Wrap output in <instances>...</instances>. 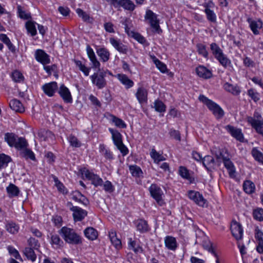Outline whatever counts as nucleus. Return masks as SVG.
Returning a JSON list of instances; mask_svg holds the SVG:
<instances>
[{
	"label": "nucleus",
	"instance_id": "nucleus-3",
	"mask_svg": "<svg viewBox=\"0 0 263 263\" xmlns=\"http://www.w3.org/2000/svg\"><path fill=\"white\" fill-rule=\"evenodd\" d=\"M247 121L258 134L263 136V118L258 111L255 110L253 116L247 117Z\"/></svg>",
	"mask_w": 263,
	"mask_h": 263
},
{
	"label": "nucleus",
	"instance_id": "nucleus-23",
	"mask_svg": "<svg viewBox=\"0 0 263 263\" xmlns=\"http://www.w3.org/2000/svg\"><path fill=\"white\" fill-rule=\"evenodd\" d=\"M136 96L140 104L146 103L147 101V91L143 87H139L137 89Z\"/></svg>",
	"mask_w": 263,
	"mask_h": 263
},
{
	"label": "nucleus",
	"instance_id": "nucleus-61",
	"mask_svg": "<svg viewBox=\"0 0 263 263\" xmlns=\"http://www.w3.org/2000/svg\"><path fill=\"white\" fill-rule=\"evenodd\" d=\"M247 94L255 102H257L260 99L259 94L253 89H249Z\"/></svg>",
	"mask_w": 263,
	"mask_h": 263
},
{
	"label": "nucleus",
	"instance_id": "nucleus-28",
	"mask_svg": "<svg viewBox=\"0 0 263 263\" xmlns=\"http://www.w3.org/2000/svg\"><path fill=\"white\" fill-rule=\"evenodd\" d=\"M164 243L165 247L170 250L175 251L177 247L176 240L172 236H166L164 239Z\"/></svg>",
	"mask_w": 263,
	"mask_h": 263
},
{
	"label": "nucleus",
	"instance_id": "nucleus-62",
	"mask_svg": "<svg viewBox=\"0 0 263 263\" xmlns=\"http://www.w3.org/2000/svg\"><path fill=\"white\" fill-rule=\"evenodd\" d=\"M17 10L18 16L20 18L27 20L31 18V15L29 13H26L25 11L23 10L21 6L18 5L17 6Z\"/></svg>",
	"mask_w": 263,
	"mask_h": 263
},
{
	"label": "nucleus",
	"instance_id": "nucleus-13",
	"mask_svg": "<svg viewBox=\"0 0 263 263\" xmlns=\"http://www.w3.org/2000/svg\"><path fill=\"white\" fill-rule=\"evenodd\" d=\"M90 79L92 83L96 85L98 89H102L106 86V83L102 72L99 74L95 73L90 76Z\"/></svg>",
	"mask_w": 263,
	"mask_h": 263
},
{
	"label": "nucleus",
	"instance_id": "nucleus-55",
	"mask_svg": "<svg viewBox=\"0 0 263 263\" xmlns=\"http://www.w3.org/2000/svg\"><path fill=\"white\" fill-rule=\"evenodd\" d=\"M6 229L9 233L11 234H15L18 231L19 226L16 223L11 222L6 224Z\"/></svg>",
	"mask_w": 263,
	"mask_h": 263
},
{
	"label": "nucleus",
	"instance_id": "nucleus-18",
	"mask_svg": "<svg viewBox=\"0 0 263 263\" xmlns=\"http://www.w3.org/2000/svg\"><path fill=\"white\" fill-rule=\"evenodd\" d=\"M109 42L112 46L119 52L123 54L127 53L128 51L127 46L123 44L120 41L114 37H111L109 39Z\"/></svg>",
	"mask_w": 263,
	"mask_h": 263
},
{
	"label": "nucleus",
	"instance_id": "nucleus-58",
	"mask_svg": "<svg viewBox=\"0 0 263 263\" xmlns=\"http://www.w3.org/2000/svg\"><path fill=\"white\" fill-rule=\"evenodd\" d=\"M76 12L79 15V17H81L83 20L85 22H90V17L89 15L87 14L85 12H84L83 10L78 8L76 10Z\"/></svg>",
	"mask_w": 263,
	"mask_h": 263
},
{
	"label": "nucleus",
	"instance_id": "nucleus-63",
	"mask_svg": "<svg viewBox=\"0 0 263 263\" xmlns=\"http://www.w3.org/2000/svg\"><path fill=\"white\" fill-rule=\"evenodd\" d=\"M28 242L29 246H30L29 248H32V249H34V250H36L37 251L40 247V244L38 240L34 238H30L28 240Z\"/></svg>",
	"mask_w": 263,
	"mask_h": 263
},
{
	"label": "nucleus",
	"instance_id": "nucleus-37",
	"mask_svg": "<svg viewBox=\"0 0 263 263\" xmlns=\"http://www.w3.org/2000/svg\"><path fill=\"white\" fill-rule=\"evenodd\" d=\"M35 24H37L35 22L28 21L25 24V27L27 32L33 36L37 33Z\"/></svg>",
	"mask_w": 263,
	"mask_h": 263
},
{
	"label": "nucleus",
	"instance_id": "nucleus-14",
	"mask_svg": "<svg viewBox=\"0 0 263 263\" xmlns=\"http://www.w3.org/2000/svg\"><path fill=\"white\" fill-rule=\"evenodd\" d=\"M58 93L63 101L67 103L72 102V98L69 89L64 84H61L58 89Z\"/></svg>",
	"mask_w": 263,
	"mask_h": 263
},
{
	"label": "nucleus",
	"instance_id": "nucleus-64",
	"mask_svg": "<svg viewBox=\"0 0 263 263\" xmlns=\"http://www.w3.org/2000/svg\"><path fill=\"white\" fill-rule=\"evenodd\" d=\"M53 180L55 182V185L57 186L59 191L63 193V194H66L67 192H65V187L64 185L59 180L58 178L57 177L54 176Z\"/></svg>",
	"mask_w": 263,
	"mask_h": 263
},
{
	"label": "nucleus",
	"instance_id": "nucleus-6",
	"mask_svg": "<svg viewBox=\"0 0 263 263\" xmlns=\"http://www.w3.org/2000/svg\"><path fill=\"white\" fill-rule=\"evenodd\" d=\"M216 157L217 158L216 162L218 163V165H219L220 163V162L219 161V160L221 159L224 166L229 172L230 177L231 178H234L235 177L236 173L235 166L232 162L230 160V158L224 156L223 154V150L222 151H220L219 154H216Z\"/></svg>",
	"mask_w": 263,
	"mask_h": 263
},
{
	"label": "nucleus",
	"instance_id": "nucleus-38",
	"mask_svg": "<svg viewBox=\"0 0 263 263\" xmlns=\"http://www.w3.org/2000/svg\"><path fill=\"white\" fill-rule=\"evenodd\" d=\"M18 137L13 133H7L5 134V140L7 142L8 145L13 147Z\"/></svg>",
	"mask_w": 263,
	"mask_h": 263
},
{
	"label": "nucleus",
	"instance_id": "nucleus-35",
	"mask_svg": "<svg viewBox=\"0 0 263 263\" xmlns=\"http://www.w3.org/2000/svg\"><path fill=\"white\" fill-rule=\"evenodd\" d=\"M243 189L247 194H251L254 192L255 186L254 183L251 181L246 180L243 182Z\"/></svg>",
	"mask_w": 263,
	"mask_h": 263
},
{
	"label": "nucleus",
	"instance_id": "nucleus-48",
	"mask_svg": "<svg viewBox=\"0 0 263 263\" xmlns=\"http://www.w3.org/2000/svg\"><path fill=\"white\" fill-rule=\"evenodd\" d=\"M76 65L79 68V70L83 72L85 76H88L89 75L90 68H88L83 64L82 62L80 60H73Z\"/></svg>",
	"mask_w": 263,
	"mask_h": 263
},
{
	"label": "nucleus",
	"instance_id": "nucleus-40",
	"mask_svg": "<svg viewBox=\"0 0 263 263\" xmlns=\"http://www.w3.org/2000/svg\"><path fill=\"white\" fill-rule=\"evenodd\" d=\"M27 146L28 143L25 138L18 137L13 146L17 149L21 151L24 148L27 147Z\"/></svg>",
	"mask_w": 263,
	"mask_h": 263
},
{
	"label": "nucleus",
	"instance_id": "nucleus-21",
	"mask_svg": "<svg viewBox=\"0 0 263 263\" xmlns=\"http://www.w3.org/2000/svg\"><path fill=\"white\" fill-rule=\"evenodd\" d=\"M248 22L249 23L250 27L255 35H257L259 33V30L262 27V22L260 20L257 21L252 20L251 18L247 20Z\"/></svg>",
	"mask_w": 263,
	"mask_h": 263
},
{
	"label": "nucleus",
	"instance_id": "nucleus-16",
	"mask_svg": "<svg viewBox=\"0 0 263 263\" xmlns=\"http://www.w3.org/2000/svg\"><path fill=\"white\" fill-rule=\"evenodd\" d=\"M225 128L232 137L240 142L243 141L244 139L243 135L240 129L230 125H227Z\"/></svg>",
	"mask_w": 263,
	"mask_h": 263
},
{
	"label": "nucleus",
	"instance_id": "nucleus-1",
	"mask_svg": "<svg viewBox=\"0 0 263 263\" xmlns=\"http://www.w3.org/2000/svg\"><path fill=\"white\" fill-rule=\"evenodd\" d=\"M59 233L65 241L71 245H80L82 243V238L73 229L66 227H62Z\"/></svg>",
	"mask_w": 263,
	"mask_h": 263
},
{
	"label": "nucleus",
	"instance_id": "nucleus-60",
	"mask_svg": "<svg viewBox=\"0 0 263 263\" xmlns=\"http://www.w3.org/2000/svg\"><path fill=\"white\" fill-rule=\"evenodd\" d=\"M51 243L52 245H56L57 247H60L63 244V242L60 238L59 236L57 234H51Z\"/></svg>",
	"mask_w": 263,
	"mask_h": 263
},
{
	"label": "nucleus",
	"instance_id": "nucleus-56",
	"mask_svg": "<svg viewBox=\"0 0 263 263\" xmlns=\"http://www.w3.org/2000/svg\"><path fill=\"white\" fill-rule=\"evenodd\" d=\"M12 80L16 83H20L23 81L24 78L22 73L18 70H15L12 73Z\"/></svg>",
	"mask_w": 263,
	"mask_h": 263
},
{
	"label": "nucleus",
	"instance_id": "nucleus-4",
	"mask_svg": "<svg viewBox=\"0 0 263 263\" xmlns=\"http://www.w3.org/2000/svg\"><path fill=\"white\" fill-rule=\"evenodd\" d=\"M109 131L111 134L112 139L117 148L123 156L126 155L128 153V149L123 143L121 134L118 130L111 128H109Z\"/></svg>",
	"mask_w": 263,
	"mask_h": 263
},
{
	"label": "nucleus",
	"instance_id": "nucleus-11",
	"mask_svg": "<svg viewBox=\"0 0 263 263\" xmlns=\"http://www.w3.org/2000/svg\"><path fill=\"white\" fill-rule=\"evenodd\" d=\"M189 198L194 201L196 204L201 206H203L206 203V200L203 197L199 192L195 191L188 192Z\"/></svg>",
	"mask_w": 263,
	"mask_h": 263
},
{
	"label": "nucleus",
	"instance_id": "nucleus-54",
	"mask_svg": "<svg viewBox=\"0 0 263 263\" xmlns=\"http://www.w3.org/2000/svg\"><path fill=\"white\" fill-rule=\"evenodd\" d=\"M154 107L155 110L159 112H164L166 110V106L164 104L159 100H156L154 103Z\"/></svg>",
	"mask_w": 263,
	"mask_h": 263
},
{
	"label": "nucleus",
	"instance_id": "nucleus-42",
	"mask_svg": "<svg viewBox=\"0 0 263 263\" xmlns=\"http://www.w3.org/2000/svg\"><path fill=\"white\" fill-rule=\"evenodd\" d=\"M120 7L130 11H133L135 8V4L130 0H121Z\"/></svg>",
	"mask_w": 263,
	"mask_h": 263
},
{
	"label": "nucleus",
	"instance_id": "nucleus-41",
	"mask_svg": "<svg viewBox=\"0 0 263 263\" xmlns=\"http://www.w3.org/2000/svg\"><path fill=\"white\" fill-rule=\"evenodd\" d=\"M210 50L215 59L223 53L222 50L216 43L210 44Z\"/></svg>",
	"mask_w": 263,
	"mask_h": 263
},
{
	"label": "nucleus",
	"instance_id": "nucleus-5",
	"mask_svg": "<svg viewBox=\"0 0 263 263\" xmlns=\"http://www.w3.org/2000/svg\"><path fill=\"white\" fill-rule=\"evenodd\" d=\"M109 131L111 134L112 139L117 148L123 156L126 155L128 153V149L123 143L121 134L118 130L111 128H109Z\"/></svg>",
	"mask_w": 263,
	"mask_h": 263
},
{
	"label": "nucleus",
	"instance_id": "nucleus-15",
	"mask_svg": "<svg viewBox=\"0 0 263 263\" xmlns=\"http://www.w3.org/2000/svg\"><path fill=\"white\" fill-rule=\"evenodd\" d=\"M44 92L48 97L53 96L58 89V84L56 82H51L46 83L42 86Z\"/></svg>",
	"mask_w": 263,
	"mask_h": 263
},
{
	"label": "nucleus",
	"instance_id": "nucleus-52",
	"mask_svg": "<svg viewBox=\"0 0 263 263\" xmlns=\"http://www.w3.org/2000/svg\"><path fill=\"white\" fill-rule=\"evenodd\" d=\"M152 58L153 59V61L156 67L160 70L161 72L165 73L167 70L166 65L157 59L155 56L154 55L153 57H152Z\"/></svg>",
	"mask_w": 263,
	"mask_h": 263
},
{
	"label": "nucleus",
	"instance_id": "nucleus-19",
	"mask_svg": "<svg viewBox=\"0 0 263 263\" xmlns=\"http://www.w3.org/2000/svg\"><path fill=\"white\" fill-rule=\"evenodd\" d=\"M71 199L87 206L89 204L88 199L79 191H73L71 194Z\"/></svg>",
	"mask_w": 263,
	"mask_h": 263
},
{
	"label": "nucleus",
	"instance_id": "nucleus-10",
	"mask_svg": "<svg viewBox=\"0 0 263 263\" xmlns=\"http://www.w3.org/2000/svg\"><path fill=\"white\" fill-rule=\"evenodd\" d=\"M231 231L233 236L237 240H240L243 236V229L241 225L236 220H233L231 225Z\"/></svg>",
	"mask_w": 263,
	"mask_h": 263
},
{
	"label": "nucleus",
	"instance_id": "nucleus-34",
	"mask_svg": "<svg viewBox=\"0 0 263 263\" xmlns=\"http://www.w3.org/2000/svg\"><path fill=\"white\" fill-rule=\"evenodd\" d=\"M20 155L26 159H30L31 160H35V157L34 153L27 147L24 148L20 152Z\"/></svg>",
	"mask_w": 263,
	"mask_h": 263
},
{
	"label": "nucleus",
	"instance_id": "nucleus-20",
	"mask_svg": "<svg viewBox=\"0 0 263 263\" xmlns=\"http://www.w3.org/2000/svg\"><path fill=\"white\" fill-rule=\"evenodd\" d=\"M137 230L141 233L147 232L149 230L147 222L142 219H139L134 221Z\"/></svg>",
	"mask_w": 263,
	"mask_h": 263
},
{
	"label": "nucleus",
	"instance_id": "nucleus-9",
	"mask_svg": "<svg viewBox=\"0 0 263 263\" xmlns=\"http://www.w3.org/2000/svg\"><path fill=\"white\" fill-rule=\"evenodd\" d=\"M82 174L87 179L91 180L92 184L95 186H101L103 184V180L98 175L95 174L88 170H84L82 172Z\"/></svg>",
	"mask_w": 263,
	"mask_h": 263
},
{
	"label": "nucleus",
	"instance_id": "nucleus-8",
	"mask_svg": "<svg viewBox=\"0 0 263 263\" xmlns=\"http://www.w3.org/2000/svg\"><path fill=\"white\" fill-rule=\"evenodd\" d=\"M145 20H148L149 23L152 28L156 31L159 33L161 30L159 26V21L157 18V15L151 10H147L144 16Z\"/></svg>",
	"mask_w": 263,
	"mask_h": 263
},
{
	"label": "nucleus",
	"instance_id": "nucleus-45",
	"mask_svg": "<svg viewBox=\"0 0 263 263\" xmlns=\"http://www.w3.org/2000/svg\"><path fill=\"white\" fill-rule=\"evenodd\" d=\"M97 54L103 62L107 61L109 59V51L104 48H101L97 50Z\"/></svg>",
	"mask_w": 263,
	"mask_h": 263
},
{
	"label": "nucleus",
	"instance_id": "nucleus-32",
	"mask_svg": "<svg viewBox=\"0 0 263 263\" xmlns=\"http://www.w3.org/2000/svg\"><path fill=\"white\" fill-rule=\"evenodd\" d=\"M223 88L226 91L234 95H238L240 93V89L238 86L233 85L228 82L224 84Z\"/></svg>",
	"mask_w": 263,
	"mask_h": 263
},
{
	"label": "nucleus",
	"instance_id": "nucleus-46",
	"mask_svg": "<svg viewBox=\"0 0 263 263\" xmlns=\"http://www.w3.org/2000/svg\"><path fill=\"white\" fill-rule=\"evenodd\" d=\"M34 250L32 248L27 247L24 251V253L26 257L32 261H35L36 258Z\"/></svg>",
	"mask_w": 263,
	"mask_h": 263
},
{
	"label": "nucleus",
	"instance_id": "nucleus-49",
	"mask_svg": "<svg viewBox=\"0 0 263 263\" xmlns=\"http://www.w3.org/2000/svg\"><path fill=\"white\" fill-rule=\"evenodd\" d=\"M216 59L218 60L220 64L224 68H227L231 64V61L223 53L216 58Z\"/></svg>",
	"mask_w": 263,
	"mask_h": 263
},
{
	"label": "nucleus",
	"instance_id": "nucleus-44",
	"mask_svg": "<svg viewBox=\"0 0 263 263\" xmlns=\"http://www.w3.org/2000/svg\"><path fill=\"white\" fill-rule=\"evenodd\" d=\"M129 170L133 177H140L143 174V172L141 168L136 165H130Z\"/></svg>",
	"mask_w": 263,
	"mask_h": 263
},
{
	"label": "nucleus",
	"instance_id": "nucleus-36",
	"mask_svg": "<svg viewBox=\"0 0 263 263\" xmlns=\"http://www.w3.org/2000/svg\"><path fill=\"white\" fill-rule=\"evenodd\" d=\"M251 155L255 161L263 164V154L257 147L252 148Z\"/></svg>",
	"mask_w": 263,
	"mask_h": 263
},
{
	"label": "nucleus",
	"instance_id": "nucleus-7",
	"mask_svg": "<svg viewBox=\"0 0 263 263\" xmlns=\"http://www.w3.org/2000/svg\"><path fill=\"white\" fill-rule=\"evenodd\" d=\"M149 191L151 196L160 205H162L164 202L162 196L163 192L161 188L156 184H152L149 187Z\"/></svg>",
	"mask_w": 263,
	"mask_h": 263
},
{
	"label": "nucleus",
	"instance_id": "nucleus-17",
	"mask_svg": "<svg viewBox=\"0 0 263 263\" xmlns=\"http://www.w3.org/2000/svg\"><path fill=\"white\" fill-rule=\"evenodd\" d=\"M255 238L258 243V245L256 247V251L259 254H262L263 232L258 228V227L256 228L255 230Z\"/></svg>",
	"mask_w": 263,
	"mask_h": 263
},
{
	"label": "nucleus",
	"instance_id": "nucleus-26",
	"mask_svg": "<svg viewBox=\"0 0 263 263\" xmlns=\"http://www.w3.org/2000/svg\"><path fill=\"white\" fill-rule=\"evenodd\" d=\"M9 106L12 110L16 112H23L25 111L22 103L16 99H12L10 101Z\"/></svg>",
	"mask_w": 263,
	"mask_h": 263
},
{
	"label": "nucleus",
	"instance_id": "nucleus-43",
	"mask_svg": "<svg viewBox=\"0 0 263 263\" xmlns=\"http://www.w3.org/2000/svg\"><path fill=\"white\" fill-rule=\"evenodd\" d=\"M11 160L10 156L4 154H0V170L6 168Z\"/></svg>",
	"mask_w": 263,
	"mask_h": 263
},
{
	"label": "nucleus",
	"instance_id": "nucleus-53",
	"mask_svg": "<svg viewBox=\"0 0 263 263\" xmlns=\"http://www.w3.org/2000/svg\"><path fill=\"white\" fill-rule=\"evenodd\" d=\"M151 157L154 159V162L158 163L163 161L165 158L163 156L158 153L155 149L153 148L150 153Z\"/></svg>",
	"mask_w": 263,
	"mask_h": 263
},
{
	"label": "nucleus",
	"instance_id": "nucleus-2",
	"mask_svg": "<svg viewBox=\"0 0 263 263\" xmlns=\"http://www.w3.org/2000/svg\"><path fill=\"white\" fill-rule=\"evenodd\" d=\"M199 99L207 106L217 119H221L224 116L223 109L211 100L209 99L204 95H200Z\"/></svg>",
	"mask_w": 263,
	"mask_h": 263
},
{
	"label": "nucleus",
	"instance_id": "nucleus-39",
	"mask_svg": "<svg viewBox=\"0 0 263 263\" xmlns=\"http://www.w3.org/2000/svg\"><path fill=\"white\" fill-rule=\"evenodd\" d=\"M118 78L121 82L124 84L126 88H129L133 86L134 82L125 74H118Z\"/></svg>",
	"mask_w": 263,
	"mask_h": 263
},
{
	"label": "nucleus",
	"instance_id": "nucleus-27",
	"mask_svg": "<svg viewBox=\"0 0 263 263\" xmlns=\"http://www.w3.org/2000/svg\"><path fill=\"white\" fill-rule=\"evenodd\" d=\"M108 235L111 243L117 249L121 248V241L120 239L117 238L116 232L114 230H111L109 232Z\"/></svg>",
	"mask_w": 263,
	"mask_h": 263
},
{
	"label": "nucleus",
	"instance_id": "nucleus-31",
	"mask_svg": "<svg viewBox=\"0 0 263 263\" xmlns=\"http://www.w3.org/2000/svg\"><path fill=\"white\" fill-rule=\"evenodd\" d=\"M99 152L106 160L111 161L114 159V156L112 152L109 149H106L104 144H100Z\"/></svg>",
	"mask_w": 263,
	"mask_h": 263
},
{
	"label": "nucleus",
	"instance_id": "nucleus-47",
	"mask_svg": "<svg viewBox=\"0 0 263 263\" xmlns=\"http://www.w3.org/2000/svg\"><path fill=\"white\" fill-rule=\"evenodd\" d=\"M196 48L199 54L203 56L205 58H208L209 53L205 45L201 43H198L196 45Z\"/></svg>",
	"mask_w": 263,
	"mask_h": 263
},
{
	"label": "nucleus",
	"instance_id": "nucleus-57",
	"mask_svg": "<svg viewBox=\"0 0 263 263\" xmlns=\"http://www.w3.org/2000/svg\"><path fill=\"white\" fill-rule=\"evenodd\" d=\"M204 12L206 14L208 21L211 22H215L216 21V15L213 10L210 9H205Z\"/></svg>",
	"mask_w": 263,
	"mask_h": 263
},
{
	"label": "nucleus",
	"instance_id": "nucleus-30",
	"mask_svg": "<svg viewBox=\"0 0 263 263\" xmlns=\"http://www.w3.org/2000/svg\"><path fill=\"white\" fill-rule=\"evenodd\" d=\"M179 175L184 179L189 181L190 183H193L194 178L191 176L189 170L184 166H180L179 169Z\"/></svg>",
	"mask_w": 263,
	"mask_h": 263
},
{
	"label": "nucleus",
	"instance_id": "nucleus-29",
	"mask_svg": "<svg viewBox=\"0 0 263 263\" xmlns=\"http://www.w3.org/2000/svg\"><path fill=\"white\" fill-rule=\"evenodd\" d=\"M85 236L90 240H94L98 237V232L92 227H88L84 231Z\"/></svg>",
	"mask_w": 263,
	"mask_h": 263
},
{
	"label": "nucleus",
	"instance_id": "nucleus-33",
	"mask_svg": "<svg viewBox=\"0 0 263 263\" xmlns=\"http://www.w3.org/2000/svg\"><path fill=\"white\" fill-rule=\"evenodd\" d=\"M6 191L10 198L17 196L20 193V190L15 185L10 183L6 187Z\"/></svg>",
	"mask_w": 263,
	"mask_h": 263
},
{
	"label": "nucleus",
	"instance_id": "nucleus-50",
	"mask_svg": "<svg viewBox=\"0 0 263 263\" xmlns=\"http://www.w3.org/2000/svg\"><path fill=\"white\" fill-rule=\"evenodd\" d=\"M67 139L70 145L74 147H80L82 144L78 139L74 135L71 134L68 137Z\"/></svg>",
	"mask_w": 263,
	"mask_h": 263
},
{
	"label": "nucleus",
	"instance_id": "nucleus-51",
	"mask_svg": "<svg viewBox=\"0 0 263 263\" xmlns=\"http://www.w3.org/2000/svg\"><path fill=\"white\" fill-rule=\"evenodd\" d=\"M253 217L254 219L258 221H263V209L257 208L253 211Z\"/></svg>",
	"mask_w": 263,
	"mask_h": 263
},
{
	"label": "nucleus",
	"instance_id": "nucleus-25",
	"mask_svg": "<svg viewBox=\"0 0 263 263\" xmlns=\"http://www.w3.org/2000/svg\"><path fill=\"white\" fill-rule=\"evenodd\" d=\"M203 165L208 170L214 168L216 164V161L214 158L211 156H205L202 160Z\"/></svg>",
	"mask_w": 263,
	"mask_h": 263
},
{
	"label": "nucleus",
	"instance_id": "nucleus-59",
	"mask_svg": "<svg viewBox=\"0 0 263 263\" xmlns=\"http://www.w3.org/2000/svg\"><path fill=\"white\" fill-rule=\"evenodd\" d=\"M112 121L116 126L119 128H125L126 127V124L122 119L114 116H112Z\"/></svg>",
	"mask_w": 263,
	"mask_h": 263
},
{
	"label": "nucleus",
	"instance_id": "nucleus-24",
	"mask_svg": "<svg viewBox=\"0 0 263 263\" xmlns=\"http://www.w3.org/2000/svg\"><path fill=\"white\" fill-rule=\"evenodd\" d=\"M197 75L204 79H209L212 76L211 71L203 66H199L196 68Z\"/></svg>",
	"mask_w": 263,
	"mask_h": 263
},
{
	"label": "nucleus",
	"instance_id": "nucleus-12",
	"mask_svg": "<svg viewBox=\"0 0 263 263\" xmlns=\"http://www.w3.org/2000/svg\"><path fill=\"white\" fill-rule=\"evenodd\" d=\"M34 57L35 60L37 62L41 63L44 65H46L50 63L49 55L42 49L36 50L35 51Z\"/></svg>",
	"mask_w": 263,
	"mask_h": 263
},
{
	"label": "nucleus",
	"instance_id": "nucleus-22",
	"mask_svg": "<svg viewBox=\"0 0 263 263\" xmlns=\"http://www.w3.org/2000/svg\"><path fill=\"white\" fill-rule=\"evenodd\" d=\"M72 216L74 221H82L87 215V212L82 208L77 206L72 212Z\"/></svg>",
	"mask_w": 263,
	"mask_h": 263
}]
</instances>
